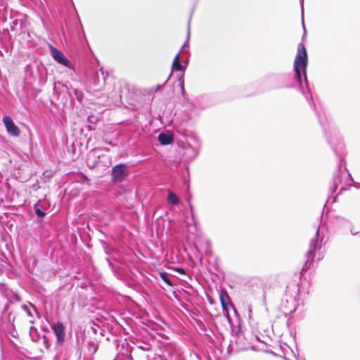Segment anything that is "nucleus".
Returning a JSON list of instances; mask_svg holds the SVG:
<instances>
[{"label":"nucleus","instance_id":"nucleus-4","mask_svg":"<svg viewBox=\"0 0 360 360\" xmlns=\"http://www.w3.org/2000/svg\"><path fill=\"white\" fill-rule=\"evenodd\" d=\"M47 70L41 62L37 64L34 69L30 64L25 67V72L27 79L32 82L37 83L38 86L42 87L47 82Z\"/></svg>","mask_w":360,"mask_h":360},{"label":"nucleus","instance_id":"nucleus-2","mask_svg":"<svg viewBox=\"0 0 360 360\" xmlns=\"http://www.w3.org/2000/svg\"><path fill=\"white\" fill-rule=\"evenodd\" d=\"M304 288V284L303 283L300 285L295 281L288 283L287 285L280 304V310L285 316L296 311L300 304V292L301 288Z\"/></svg>","mask_w":360,"mask_h":360},{"label":"nucleus","instance_id":"nucleus-47","mask_svg":"<svg viewBox=\"0 0 360 360\" xmlns=\"http://www.w3.org/2000/svg\"><path fill=\"white\" fill-rule=\"evenodd\" d=\"M188 207H189V209H190V212H194V210H193V205H192V204L188 205Z\"/></svg>","mask_w":360,"mask_h":360},{"label":"nucleus","instance_id":"nucleus-1","mask_svg":"<svg viewBox=\"0 0 360 360\" xmlns=\"http://www.w3.org/2000/svg\"><path fill=\"white\" fill-rule=\"evenodd\" d=\"M307 51L305 45L302 42H300L297 45V51L293 63L294 80L295 84L290 86L299 89L305 99L308 101L311 109L315 111V102L307 78Z\"/></svg>","mask_w":360,"mask_h":360},{"label":"nucleus","instance_id":"nucleus-37","mask_svg":"<svg viewBox=\"0 0 360 360\" xmlns=\"http://www.w3.org/2000/svg\"><path fill=\"white\" fill-rule=\"evenodd\" d=\"M285 77H286L285 75H278L274 76L273 78V80H274V81L283 80L285 78Z\"/></svg>","mask_w":360,"mask_h":360},{"label":"nucleus","instance_id":"nucleus-39","mask_svg":"<svg viewBox=\"0 0 360 360\" xmlns=\"http://www.w3.org/2000/svg\"><path fill=\"white\" fill-rule=\"evenodd\" d=\"M12 303L11 301H9L8 303H6L4 307L3 311L6 312L8 310L10 304Z\"/></svg>","mask_w":360,"mask_h":360},{"label":"nucleus","instance_id":"nucleus-5","mask_svg":"<svg viewBox=\"0 0 360 360\" xmlns=\"http://www.w3.org/2000/svg\"><path fill=\"white\" fill-rule=\"evenodd\" d=\"M305 261L300 270V278L306 282L308 278H310L311 269L314 266L315 259V236L311 238L309 243V249L304 255Z\"/></svg>","mask_w":360,"mask_h":360},{"label":"nucleus","instance_id":"nucleus-31","mask_svg":"<svg viewBox=\"0 0 360 360\" xmlns=\"http://www.w3.org/2000/svg\"><path fill=\"white\" fill-rule=\"evenodd\" d=\"M179 82V86L181 89V95L185 101L188 99V95L187 94L184 88V79L178 80Z\"/></svg>","mask_w":360,"mask_h":360},{"label":"nucleus","instance_id":"nucleus-42","mask_svg":"<svg viewBox=\"0 0 360 360\" xmlns=\"http://www.w3.org/2000/svg\"><path fill=\"white\" fill-rule=\"evenodd\" d=\"M41 330L45 332V333H49V329L48 327L45 326V327H42L41 328Z\"/></svg>","mask_w":360,"mask_h":360},{"label":"nucleus","instance_id":"nucleus-53","mask_svg":"<svg viewBox=\"0 0 360 360\" xmlns=\"http://www.w3.org/2000/svg\"><path fill=\"white\" fill-rule=\"evenodd\" d=\"M41 91V89H38V90H37V92H38V93H40Z\"/></svg>","mask_w":360,"mask_h":360},{"label":"nucleus","instance_id":"nucleus-41","mask_svg":"<svg viewBox=\"0 0 360 360\" xmlns=\"http://www.w3.org/2000/svg\"><path fill=\"white\" fill-rule=\"evenodd\" d=\"M191 216L193 223H195V216L194 212H191Z\"/></svg>","mask_w":360,"mask_h":360},{"label":"nucleus","instance_id":"nucleus-28","mask_svg":"<svg viewBox=\"0 0 360 360\" xmlns=\"http://www.w3.org/2000/svg\"><path fill=\"white\" fill-rule=\"evenodd\" d=\"M87 349L89 354H95L98 349V342L96 340H89L87 342Z\"/></svg>","mask_w":360,"mask_h":360},{"label":"nucleus","instance_id":"nucleus-54","mask_svg":"<svg viewBox=\"0 0 360 360\" xmlns=\"http://www.w3.org/2000/svg\"><path fill=\"white\" fill-rule=\"evenodd\" d=\"M130 272L131 273V274H134V273L131 270H130Z\"/></svg>","mask_w":360,"mask_h":360},{"label":"nucleus","instance_id":"nucleus-49","mask_svg":"<svg viewBox=\"0 0 360 360\" xmlns=\"http://www.w3.org/2000/svg\"><path fill=\"white\" fill-rule=\"evenodd\" d=\"M87 128H88V129H89V130H93V129H94L91 127V125H88V126H87Z\"/></svg>","mask_w":360,"mask_h":360},{"label":"nucleus","instance_id":"nucleus-21","mask_svg":"<svg viewBox=\"0 0 360 360\" xmlns=\"http://www.w3.org/2000/svg\"><path fill=\"white\" fill-rule=\"evenodd\" d=\"M10 27L11 31L20 30V32H25L26 21L22 19H15L11 22Z\"/></svg>","mask_w":360,"mask_h":360},{"label":"nucleus","instance_id":"nucleus-17","mask_svg":"<svg viewBox=\"0 0 360 360\" xmlns=\"http://www.w3.org/2000/svg\"><path fill=\"white\" fill-rule=\"evenodd\" d=\"M105 259L114 275L118 278H122L124 274L118 261L116 259H112L110 257H106Z\"/></svg>","mask_w":360,"mask_h":360},{"label":"nucleus","instance_id":"nucleus-57","mask_svg":"<svg viewBox=\"0 0 360 360\" xmlns=\"http://www.w3.org/2000/svg\"><path fill=\"white\" fill-rule=\"evenodd\" d=\"M255 338L257 340H259V338H257V336H255Z\"/></svg>","mask_w":360,"mask_h":360},{"label":"nucleus","instance_id":"nucleus-11","mask_svg":"<svg viewBox=\"0 0 360 360\" xmlns=\"http://www.w3.org/2000/svg\"><path fill=\"white\" fill-rule=\"evenodd\" d=\"M103 148H96L90 150L86 159V165L90 169L100 168L99 165V153L102 152Z\"/></svg>","mask_w":360,"mask_h":360},{"label":"nucleus","instance_id":"nucleus-25","mask_svg":"<svg viewBox=\"0 0 360 360\" xmlns=\"http://www.w3.org/2000/svg\"><path fill=\"white\" fill-rule=\"evenodd\" d=\"M30 337L32 342L41 343V333L34 326H31L29 331Z\"/></svg>","mask_w":360,"mask_h":360},{"label":"nucleus","instance_id":"nucleus-58","mask_svg":"<svg viewBox=\"0 0 360 360\" xmlns=\"http://www.w3.org/2000/svg\"><path fill=\"white\" fill-rule=\"evenodd\" d=\"M71 1L72 2V0H71Z\"/></svg>","mask_w":360,"mask_h":360},{"label":"nucleus","instance_id":"nucleus-10","mask_svg":"<svg viewBox=\"0 0 360 360\" xmlns=\"http://www.w3.org/2000/svg\"><path fill=\"white\" fill-rule=\"evenodd\" d=\"M51 205L50 202L46 199H39L33 205V210L39 219L38 222L42 220L47 215V210L49 209Z\"/></svg>","mask_w":360,"mask_h":360},{"label":"nucleus","instance_id":"nucleus-13","mask_svg":"<svg viewBox=\"0 0 360 360\" xmlns=\"http://www.w3.org/2000/svg\"><path fill=\"white\" fill-rule=\"evenodd\" d=\"M180 52H179L174 57L172 69L174 71L179 72V75H177V79H184V75L186 69L188 66V62L185 60H180L179 58Z\"/></svg>","mask_w":360,"mask_h":360},{"label":"nucleus","instance_id":"nucleus-55","mask_svg":"<svg viewBox=\"0 0 360 360\" xmlns=\"http://www.w3.org/2000/svg\"><path fill=\"white\" fill-rule=\"evenodd\" d=\"M165 83H167V81H165V83H163V86L165 85Z\"/></svg>","mask_w":360,"mask_h":360},{"label":"nucleus","instance_id":"nucleus-45","mask_svg":"<svg viewBox=\"0 0 360 360\" xmlns=\"http://www.w3.org/2000/svg\"><path fill=\"white\" fill-rule=\"evenodd\" d=\"M162 87H163V85L158 84V85L156 86V91H159V90L162 89Z\"/></svg>","mask_w":360,"mask_h":360},{"label":"nucleus","instance_id":"nucleus-23","mask_svg":"<svg viewBox=\"0 0 360 360\" xmlns=\"http://www.w3.org/2000/svg\"><path fill=\"white\" fill-rule=\"evenodd\" d=\"M167 193L166 202L168 205L177 206L180 204L179 198L171 189H168Z\"/></svg>","mask_w":360,"mask_h":360},{"label":"nucleus","instance_id":"nucleus-52","mask_svg":"<svg viewBox=\"0 0 360 360\" xmlns=\"http://www.w3.org/2000/svg\"><path fill=\"white\" fill-rule=\"evenodd\" d=\"M209 302L212 304L214 303V301L212 299H209Z\"/></svg>","mask_w":360,"mask_h":360},{"label":"nucleus","instance_id":"nucleus-51","mask_svg":"<svg viewBox=\"0 0 360 360\" xmlns=\"http://www.w3.org/2000/svg\"><path fill=\"white\" fill-rule=\"evenodd\" d=\"M282 87H283V86H274V88H275V89L282 88Z\"/></svg>","mask_w":360,"mask_h":360},{"label":"nucleus","instance_id":"nucleus-48","mask_svg":"<svg viewBox=\"0 0 360 360\" xmlns=\"http://www.w3.org/2000/svg\"><path fill=\"white\" fill-rule=\"evenodd\" d=\"M183 53H186L189 54V50H188V49H184V50L183 51Z\"/></svg>","mask_w":360,"mask_h":360},{"label":"nucleus","instance_id":"nucleus-18","mask_svg":"<svg viewBox=\"0 0 360 360\" xmlns=\"http://www.w3.org/2000/svg\"><path fill=\"white\" fill-rule=\"evenodd\" d=\"M184 150V156L186 160L192 161L198 155V150L189 143H186L183 147Z\"/></svg>","mask_w":360,"mask_h":360},{"label":"nucleus","instance_id":"nucleus-33","mask_svg":"<svg viewBox=\"0 0 360 360\" xmlns=\"http://www.w3.org/2000/svg\"><path fill=\"white\" fill-rule=\"evenodd\" d=\"M233 311V313L235 314V316H236V326L240 323L241 326H242V321H241V319H240V314L238 312V311L236 310V309L233 307V309H231Z\"/></svg>","mask_w":360,"mask_h":360},{"label":"nucleus","instance_id":"nucleus-44","mask_svg":"<svg viewBox=\"0 0 360 360\" xmlns=\"http://www.w3.org/2000/svg\"><path fill=\"white\" fill-rule=\"evenodd\" d=\"M192 139H193V141H195L198 145L200 144V141L198 139V137H196L195 136H193Z\"/></svg>","mask_w":360,"mask_h":360},{"label":"nucleus","instance_id":"nucleus-19","mask_svg":"<svg viewBox=\"0 0 360 360\" xmlns=\"http://www.w3.org/2000/svg\"><path fill=\"white\" fill-rule=\"evenodd\" d=\"M133 344L137 349L144 352H149L152 350V345L150 343L148 338H143L142 337L137 336Z\"/></svg>","mask_w":360,"mask_h":360},{"label":"nucleus","instance_id":"nucleus-9","mask_svg":"<svg viewBox=\"0 0 360 360\" xmlns=\"http://www.w3.org/2000/svg\"><path fill=\"white\" fill-rule=\"evenodd\" d=\"M46 321L49 324L54 335L56 336V346H60L61 344L65 342V327L61 321L51 322L46 319Z\"/></svg>","mask_w":360,"mask_h":360},{"label":"nucleus","instance_id":"nucleus-7","mask_svg":"<svg viewBox=\"0 0 360 360\" xmlns=\"http://www.w3.org/2000/svg\"><path fill=\"white\" fill-rule=\"evenodd\" d=\"M219 300L224 316L227 319L230 327L232 328V331H234V322L229 314V311L231 309H233V305L228 292L226 290H221L219 293Z\"/></svg>","mask_w":360,"mask_h":360},{"label":"nucleus","instance_id":"nucleus-38","mask_svg":"<svg viewBox=\"0 0 360 360\" xmlns=\"http://www.w3.org/2000/svg\"><path fill=\"white\" fill-rule=\"evenodd\" d=\"M3 257H4V255L0 252V274H2L3 269H4V264H3L4 259H3Z\"/></svg>","mask_w":360,"mask_h":360},{"label":"nucleus","instance_id":"nucleus-24","mask_svg":"<svg viewBox=\"0 0 360 360\" xmlns=\"http://www.w3.org/2000/svg\"><path fill=\"white\" fill-rule=\"evenodd\" d=\"M99 165L100 168L108 167L111 165V158L108 154L99 153Z\"/></svg>","mask_w":360,"mask_h":360},{"label":"nucleus","instance_id":"nucleus-22","mask_svg":"<svg viewBox=\"0 0 360 360\" xmlns=\"http://www.w3.org/2000/svg\"><path fill=\"white\" fill-rule=\"evenodd\" d=\"M0 294L4 297L9 300V298L13 296V292L3 283H0ZM13 297L17 301H20V297L18 295L14 294Z\"/></svg>","mask_w":360,"mask_h":360},{"label":"nucleus","instance_id":"nucleus-36","mask_svg":"<svg viewBox=\"0 0 360 360\" xmlns=\"http://www.w3.org/2000/svg\"><path fill=\"white\" fill-rule=\"evenodd\" d=\"M189 37H190V21H189V22H188V29H187V39H186V41H185L184 44L183 45V46H182L181 49H182L184 46H187V44H188V39H189Z\"/></svg>","mask_w":360,"mask_h":360},{"label":"nucleus","instance_id":"nucleus-29","mask_svg":"<svg viewBox=\"0 0 360 360\" xmlns=\"http://www.w3.org/2000/svg\"><path fill=\"white\" fill-rule=\"evenodd\" d=\"M30 307H32L34 309V311L37 312V309L36 306L31 302H29V305L24 304L21 306V309L25 312H26V314L28 316L33 317V314H32V311L30 310Z\"/></svg>","mask_w":360,"mask_h":360},{"label":"nucleus","instance_id":"nucleus-16","mask_svg":"<svg viewBox=\"0 0 360 360\" xmlns=\"http://www.w3.org/2000/svg\"><path fill=\"white\" fill-rule=\"evenodd\" d=\"M2 122L6 127V131L12 136H18L20 134L19 127L14 123L13 120L8 115H5L2 118Z\"/></svg>","mask_w":360,"mask_h":360},{"label":"nucleus","instance_id":"nucleus-34","mask_svg":"<svg viewBox=\"0 0 360 360\" xmlns=\"http://www.w3.org/2000/svg\"><path fill=\"white\" fill-rule=\"evenodd\" d=\"M87 120L89 123L91 124H95L97 122V121L98 120V117L94 116V115H89L87 117Z\"/></svg>","mask_w":360,"mask_h":360},{"label":"nucleus","instance_id":"nucleus-3","mask_svg":"<svg viewBox=\"0 0 360 360\" xmlns=\"http://www.w3.org/2000/svg\"><path fill=\"white\" fill-rule=\"evenodd\" d=\"M232 338L227 347V353L232 354L249 349H253L250 342L247 339L242 330V326L234 325V331L231 330Z\"/></svg>","mask_w":360,"mask_h":360},{"label":"nucleus","instance_id":"nucleus-27","mask_svg":"<svg viewBox=\"0 0 360 360\" xmlns=\"http://www.w3.org/2000/svg\"><path fill=\"white\" fill-rule=\"evenodd\" d=\"M205 98L203 96L199 97L196 100V103L193 104L195 108H199L200 110L206 109L211 106V103L208 102H204V99Z\"/></svg>","mask_w":360,"mask_h":360},{"label":"nucleus","instance_id":"nucleus-20","mask_svg":"<svg viewBox=\"0 0 360 360\" xmlns=\"http://www.w3.org/2000/svg\"><path fill=\"white\" fill-rule=\"evenodd\" d=\"M158 140L162 146H167L174 143V137L170 131L165 130L158 134Z\"/></svg>","mask_w":360,"mask_h":360},{"label":"nucleus","instance_id":"nucleus-32","mask_svg":"<svg viewBox=\"0 0 360 360\" xmlns=\"http://www.w3.org/2000/svg\"><path fill=\"white\" fill-rule=\"evenodd\" d=\"M101 243L103 245L104 252L106 255H109L115 251V249L113 248L110 247L109 245L105 240H102Z\"/></svg>","mask_w":360,"mask_h":360},{"label":"nucleus","instance_id":"nucleus-12","mask_svg":"<svg viewBox=\"0 0 360 360\" xmlns=\"http://www.w3.org/2000/svg\"><path fill=\"white\" fill-rule=\"evenodd\" d=\"M57 352L54 356L55 360H70L73 353V346L72 345L61 344L56 346Z\"/></svg>","mask_w":360,"mask_h":360},{"label":"nucleus","instance_id":"nucleus-14","mask_svg":"<svg viewBox=\"0 0 360 360\" xmlns=\"http://www.w3.org/2000/svg\"><path fill=\"white\" fill-rule=\"evenodd\" d=\"M117 354L114 360L129 359L131 353V347L127 342H118L117 344Z\"/></svg>","mask_w":360,"mask_h":360},{"label":"nucleus","instance_id":"nucleus-26","mask_svg":"<svg viewBox=\"0 0 360 360\" xmlns=\"http://www.w3.org/2000/svg\"><path fill=\"white\" fill-rule=\"evenodd\" d=\"M159 276L168 286L174 285L175 278L169 273L163 271L159 273Z\"/></svg>","mask_w":360,"mask_h":360},{"label":"nucleus","instance_id":"nucleus-50","mask_svg":"<svg viewBox=\"0 0 360 360\" xmlns=\"http://www.w3.org/2000/svg\"><path fill=\"white\" fill-rule=\"evenodd\" d=\"M302 26L304 27V34H306V30H305V27H304V21L302 20Z\"/></svg>","mask_w":360,"mask_h":360},{"label":"nucleus","instance_id":"nucleus-8","mask_svg":"<svg viewBox=\"0 0 360 360\" xmlns=\"http://www.w3.org/2000/svg\"><path fill=\"white\" fill-rule=\"evenodd\" d=\"M49 49L51 56L57 63L72 70L73 72H75L73 64L60 50L52 44H49Z\"/></svg>","mask_w":360,"mask_h":360},{"label":"nucleus","instance_id":"nucleus-46","mask_svg":"<svg viewBox=\"0 0 360 360\" xmlns=\"http://www.w3.org/2000/svg\"><path fill=\"white\" fill-rule=\"evenodd\" d=\"M191 196H188V198H186V200L188 205L191 204Z\"/></svg>","mask_w":360,"mask_h":360},{"label":"nucleus","instance_id":"nucleus-15","mask_svg":"<svg viewBox=\"0 0 360 360\" xmlns=\"http://www.w3.org/2000/svg\"><path fill=\"white\" fill-rule=\"evenodd\" d=\"M63 87L65 89L68 94L70 97V101L71 103L75 101V98L80 103H82V101L84 98V93L82 90L74 87L71 84H63Z\"/></svg>","mask_w":360,"mask_h":360},{"label":"nucleus","instance_id":"nucleus-56","mask_svg":"<svg viewBox=\"0 0 360 360\" xmlns=\"http://www.w3.org/2000/svg\"><path fill=\"white\" fill-rule=\"evenodd\" d=\"M165 83H167V81H165V83H163V86L165 85Z\"/></svg>","mask_w":360,"mask_h":360},{"label":"nucleus","instance_id":"nucleus-6","mask_svg":"<svg viewBox=\"0 0 360 360\" xmlns=\"http://www.w3.org/2000/svg\"><path fill=\"white\" fill-rule=\"evenodd\" d=\"M110 175L112 182L122 183L129 176L128 165L126 163L115 165L111 169Z\"/></svg>","mask_w":360,"mask_h":360},{"label":"nucleus","instance_id":"nucleus-35","mask_svg":"<svg viewBox=\"0 0 360 360\" xmlns=\"http://www.w3.org/2000/svg\"><path fill=\"white\" fill-rule=\"evenodd\" d=\"M44 178L45 179H50L53 176V173L51 171L46 170L42 174Z\"/></svg>","mask_w":360,"mask_h":360},{"label":"nucleus","instance_id":"nucleus-30","mask_svg":"<svg viewBox=\"0 0 360 360\" xmlns=\"http://www.w3.org/2000/svg\"><path fill=\"white\" fill-rule=\"evenodd\" d=\"M41 342L42 343L44 349H46V350L49 349L51 347V341L49 338L46 335H41Z\"/></svg>","mask_w":360,"mask_h":360},{"label":"nucleus","instance_id":"nucleus-40","mask_svg":"<svg viewBox=\"0 0 360 360\" xmlns=\"http://www.w3.org/2000/svg\"><path fill=\"white\" fill-rule=\"evenodd\" d=\"M176 271H178L180 274H184L185 273V269H183V268H178Z\"/></svg>","mask_w":360,"mask_h":360},{"label":"nucleus","instance_id":"nucleus-43","mask_svg":"<svg viewBox=\"0 0 360 360\" xmlns=\"http://www.w3.org/2000/svg\"><path fill=\"white\" fill-rule=\"evenodd\" d=\"M300 6H301L302 14L303 15L304 0H300Z\"/></svg>","mask_w":360,"mask_h":360}]
</instances>
